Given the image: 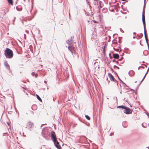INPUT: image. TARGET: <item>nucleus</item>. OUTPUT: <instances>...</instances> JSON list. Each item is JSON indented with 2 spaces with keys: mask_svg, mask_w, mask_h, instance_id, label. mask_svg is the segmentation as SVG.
Masks as SVG:
<instances>
[{
  "mask_svg": "<svg viewBox=\"0 0 149 149\" xmlns=\"http://www.w3.org/2000/svg\"><path fill=\"white\" fill-rule=\"evenodd\" d=\"M36 97L38 99V100H39L41 102H42V100L41 99V98L37 94H36Z\"/></svg>",
  "mask_w": 149,
  "mask_h": 149,
  "instance_id": "nucleus-14",
  "label": "nucleus"
},
{
  "mask_svg": "<svg viewBox=\"0 0 149 149\" xmlns=\"http://www.w3.org/2000/svg\"><path fill=\"white\" fill-rule=\"evenodd\" d=\"M85 117L87 120H89L90 119V117L89 116H88V115H86Z\"/></svg>",
  "mask_w": 149,
  "mask_h": 149,
  "instance_id": "nucleus-16",
  "label": "nucleus"
},
{
  "mask_svg": "<svg viewBox=\"0 0 149 149\" xmlns=\"http://www.w3.org/2000/svg\"><path fill=\"white\" fill-rule=\"evenodd\" d=\"M126 107H125V106L122 105V106H118L117 107V108H122V109H125Z\"/></svg>",
  "mask_w": 149,
  "mask_h": 149,
  "instance_id": "nucleus-13",
  "label": "nucleus"
},
{
  "mask_svg": "<svg viewBox=\"0 0 149 149\" xmlns=\"http://www.w3.org/2000/svg\"><path fill=\"white\" fill-rule=\"evenodd\" d=\"M113 57L115 58L118 59L119 58V55L117 54H113Z\"/></svg>",
  "mask_w": 149,
  "mask_h": 149,
  "instance_id": "nucleus-10",
  "label": "nucleus"
},
{
  "mask_svg": "<svg viewBox=\"0 0 149 149\" xmlns=\"http://www.w3.org/2000/svg\"><path fill=\"white\" fill-rule=\"evenodd\" d=\"M124 112L126 114H131L132 113V111L129 107H126L125 109Z\"/></svg>",
  "mask_w": 149,
  "mask_h": 149,
  "instance_id": "nucleus-4",
  "label": "nucleus"
},
{
  "mask_svg": "<svg viewBox=\"0 0 149 149\" xmlns=\"http://www.w3.org/2000/svg\"><path fill=\"white\" fill-rule=\"evenodd\" d=\"M144 33H145V38H146V40H147V37H146V32L145 31H144Z\"/></svg>",
  "mask_w": 149,
  "mask_h": 149,
  "instance_id": "nucleus-17",
  "label": "nucleus"
},
{
  "mask_svg": "<svg viewBox=\"0 0 149 149\" xmlns=\"http://www.w3.org/2000/svg\"><path fill=\"white\" fill-rule=\"evenodd\" d=\"M35 76L36 77H37L38 76V74H35Z\"/></svg>",
  "mask_w": 149,
  "mask_h": 149,
  "instance_id": "nucleus-20",
  "label": "nucleus"
},
{
  "mask_svg": "<svg viewBox=\"0 0 149 149\" xmlns=\"http://www.w3.org/2000/svg\"><path fill=\"white\" fill-rule=\"evenodd\" d=\"M142 19L143 25L145 26L146 25V23L145 21V11L144 10H143L142 13Z\"/></svg>",
  "mask_w": 149,
  "mask_h": 149,
  "instance_id": "nucleus-6",
  "label": "nucleus"
},
{
  "mask_svg": "<svg viewBox=\"0 0 149 149\" xmlns=\"http://www.w3.org/2000/svg\"><path fill=\"white\" fill-rule=\"evenodd\" d=\"M4 55L8 58H12L13 56V52L10 49L6 48L4 51Z\"/></svg>",
  "mask_w": 149,
  "mask_h": 149,
  "instance_id": "nucleus-1",
  "label": "nucleus"
},
{
  "mask_svg": "<svg viewBox=\"0 0 149 149\" xmlns=\"http://www.w3.org/2000/svg\"><path fill=\"white\" fill-rule=\"evenodd\" d=\"M130 72H130L134 73V72H133V71H131Z\"/></svg>",
  "mask_w": 149,
  "mask_h": 149,
  "instance_id": "nucleus-21",
  "label": "nucleus"
},
{
  "mask_svg": "<svg viewBox=\"0 0 149 149\" xmlns=\"http://www.w3.org/2000/svg\"><path fill=\"white\" fill-rule=\"evenodd\" d=\"M148 117L149 118V114L148 115Z\"/></svg>",
  "mask_w": 149,
  "mask_h": 149,
  "instance_id": "nucleus-26",
  "label": "nucleus"
},
{
  "mask_svg": "<svg viewBox=\"0 0 149 149\" xmlns=\"http://www.w3.org/2000/svg\"><path fill=\"white\" fill-rule=\"evenodd\" d=\"M4 65L8 69H10V66L7 61L5 62L4 63Z\"/></svg>",
  "mask_w": 149,
  "mask_h": 149,
  "instance_id": "nucleus-11",
  "label": "nucleus"
},
{
  "mask_svg": "<svg viewBox=\"0 0 149 149\" xmlns=\"http://www.w3.org/2000/svg\"><path fill=\"white\" fill-rule=\"evenodd\" d=\"M31 74L33 76H34L35 75V73L34 72H33Z\"/></svg>",
  "mask_w": 149,
  "mask_h": 149,
  "instance_id": "nucleus-18",
  "label": "nucleus"
},
{
  "mask_svg": "<svg viewBox=\"0 0 149 149\" xmlns=\"http://www.w3.org/2000/svg\"><path fill=\"white\" fill-rule=\"evenodd\" d=\"M116 45H118L117 43L116 42L114 41L112 43V46L114 47H113V49L114 50H115L117 51H118L119 50V49L118 48V49H116V48L114 47H116Z\"/></svg>",
  "mask_w": 149,
  "mask_h": 149,
  "instance_id": "nucleus-7",
  "label": "nucleus"
},
{
  "mask_svg": "<svg viewBox=\"0 0 149 149\" xmlns=\"http://www.w3.org/2000/svg\"><path fill=\"white\" fill-rule=\"evenodd\" d=\"M8 2L11 5L13 4V0H8Z\"/></svg>",
  "mask_w": 149,
  "mask_h": 149,
  "instance_id": "nucleus-15",
  "label": "nucleus"
},
{
  "mask_svg": "<svg viewBox=\"0 0 149 149\" xmlns=\"http://www.w3.org/2000/svg\"><path fill=\"white\" fill-rule=\"evenodd\" d=\"M51 137L52 140L54 142H55L57 141L56 134L54 132H51Z\"/></svg>",
  "mask_w": 149,
  "mask_h": 149,
  "instance_id": "nucleus-3",
  "label": "nucleus"
},
{
  "mask_svg": "<svg viewBox=\"0 0 149 149\" xmlns=\"http://www.w3.org/2000/svg\"><path fill=\"white\" fill-rule=\"evenodd\" d=\"M108 77L111 81H114V78L113 76L110 73H108Z\"/></svg>",
  "mask_w": 149,
  "mask_h": 149,
  "instance_id": "nucleus-8",
  "label": "nucleus"
},
{
  "mask_svg": "<svg viewBox=\"0 0 149 149\" xmlns=\"http://www.w3.org/2000/svg\"><path fill=\"white\" fill-rule=\"evenodd\" d=\"M5 134H7V135H8V134L7 133H5Z\"/></svg>",
  "mask_w": 149,
  "mask_h": 149,
  "instance_id": "nucleus-24",
  "label": "nucleus"
},
{
  "mask_svg": "<svg viewBox=\"0 0 149 149\" xmlns=\"http://www.w3.org/2000/svg\"><path fill=\"white\" fill-rule=\"evenodd\" d=\"M33 124L30 122H28L26 124V127L27 128L30 130L33 127Z\"/></svg>",
  "mask_w": 149,
  "mask_h": 149,
  "instance_id": "nucleus-5",
  "label": "nucleus"
},
{
  "mask_svg": "<svg viewBox=\"0 0 149 149\" xmlns=\"http://www.w3.org/2000/svg\"><path fill=\"white\" fill-rule=\"evenodd\" d=\"M121 0L122 1H125L126 0Z\"/></svg>",
  "mask_w": 149,
  "mask_h": 149,
  "instance_id": "nucleus-22",
  "label": "nucleus"
},
{
  "mask_svg": "<svg viewBox=\"0 0 149 149\" xmlns=\"http://www.w3.org/2000/svg\"><path fill=\"white\" fill-rule=\"evenodd\" d=\"M0 13L2 14H3V15H5L6 13V12L4 9H2V10H0Z\"/></svg>",
  "mask_w": 149,
  "mask_h": 149,
  "instance_id": "nucleus-12",
  "label": "nucleus"
},
{
  "mask_svg": "<svg viewBox=\"0 0 149 149\" xmlns=\"http://www.w3.org/2000/svg\"><path fill=\"white\" fill-rule=\"evenodd\" d=\"M93 22H94L95 23H98V22H97L95 20H93Z\"/></svg>",
  "mask_w": 149,
  "mask_h": 149,
  "instance_id": "nucleus-19",
  "label": "nucleus"
},
{
  "mask_svg": "<svg viewBox=\"0 0 149 149\" xmlns=\"http://www.w3.org/2000/svg\"><path fill=\"white\" fill-rule=\"evenodd\" d=\"M45 83H46L47 82H46V81H45Z\"/></svg>",
  "mask_w": 149,
  "mask_h": 149,
  "instance_id": "nucleus-23",
  "label": "nucleus"
},
{
  "mask_svg": "<svg viewBox=\"0 0 149 149\" xmlns=\"http://www.w3.org/2000/svg\"><path fill=\"white\" fill-rule=\"evenodd\" d=\"M68 49L73 54H76V49L73 46H70L68 47Z\"/></svg>",
  "mask_w": 149,
  "mask_h": 149,
  "instance_id": "nucleus-2",
  "label": "nucleus"
},
{
  "mask_svg": "<svg viewBox=\"0 0 149 149\" xmlns=\"http://www.w3.org/2000/svg\"><path fill=\"white\" fill-rule=\"evenodd\" d=\"M144 78H145V77H144V78L143 79H144Z\"/></svg>",
  "mask_w": 149,
  "mask_h": 149,
  "instance_id": "nucleus-25",
  "label": "nucleus"
},
{
  "mask_svg": "<svg viewBox=\"0 0 149 149\" xmlns=\"http://www.w3.org/2000/svg\"><path fill=\"white\" fill-rule=\"evenodd\" d=\"M54 143L56 148H57L58 149H61V146L59 144V143L57 141Z\"/></svg>",
  "mask_w": 149,
  "mask_h": 149,
  "instance_id": "nucleus-9",
  "label": "nucleus"
}]
</instances>
